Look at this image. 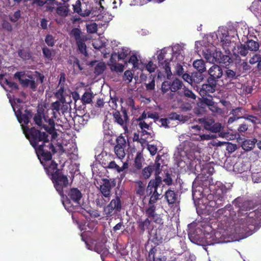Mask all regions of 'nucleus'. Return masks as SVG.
Wrapping results in <instances>:
<instances>
[{
  "mask_svg": "<svg viewBox=\"0 0 261 261\" xmlns=\"http://www.w3.org/2000/svg\"><path fill=\"white\" fill-rule=\"evenodd\" d=\"M122 207V202L120 196L116 195L111 200L110 203L105 207L103 212L106 217H111L114 211L115 213L120 212Z\"/></svg>",
  "mask_w": 261,
  "mask_h": 261,
  "instance_id": "6e6552de",
  "label": "nucleus"
},
{
  "mask_svg": "<svg viewBox=\"0 0 261 261\" xmlns=\"http://www.w3.org/2000/svg\"><path fill=\"white\" fill-rule=\"evenodd\" d=\"M64 92V87L63 85H61L60 87V88L57 90V91L55 93V96L60 99V100L62 101V103L64 102L65 98L63 96V93Z\"/></svg>",
  "mask_w": 261,
  "mask_h": 261,
  "instance_id": "8fccbe9b",
  "label": "nucleus"
},
{
  "mask_svg": "<svg viewBox=\"0 0 261 261\" xmlns=\"http://www.w3.org/2000/svg\"><path fill=\"white\" fill-rule=\"evenodd\" d=\"M36 154L40 163L49 161L52 159L53 153H56V150L49 139L46 142L42 143L34 148Z\"/></svg>",
  "mask_w": 261,
  "mask_h": 261,
  "instance_id": "7ed1b4c3",
  "label": "nucleus"
},
{
  "mask_svg": "<svg viewBox=\"0 0 261 261\" xmlns=\"http://www.w3.org/2000/svg\"><path fill=\"white\" fill-rule=\"evenodd\" d=\"M82 32L79 28H73L70 32V35L73 36L76 41L78 49L81 53L87 56V47L85 44L86 39L81 37Z\"/></svg>",
  "mask_w": 261,
  "mask_h": 261,
  "instance_id": "9d476101",
  "label": "nucleus"
},
{
  "mask_svg": "<svg viewBox=\"0 0 261 261\" xmlns=\"http://www.w3.org/2000/svg\"><path fill=\"white\" fill-rule=\"evenodd\" d=\"M240 74L237 73L236 71L231 70L229 68H226L223 72V81L225 83L226 85L233 84L235 85V83L233 81L238 80L240 77Z\"/></svg>",
  "mask_w": 261,
  "mask_h": 261,
  "instance_id": "f3484780",
  "label": "nucleus"
},
{
  "mask_svg": "<svg viewBox=\"0 0 261 261\" xmlns=\"http://www.w3.org/2000/svg\"><path fill=\"white\" fill-rule=\"evenodd\" d=\"M144 161V159L142 152H138L134 160V166L136 169L140 170L142 167V163Z\"/></svg>",
  "mask_w": 261,
  "mask_h": 261,
  "instance_id": "7c9ffc66",
  "label": "nucleus"
},
{
  "mask_svg": "<svg viewBox=\"0 0 261 261\" xmlns=\"http://www.w3.org/2000/svg\"><path fill=\"white\" fill-rule=\"evenodd\" d=\"M182 92L184 96H185L186 97L193 99H196V95L192 92V91L189 90V89L186 88L185 87L183 88Z\"/></svg>",
  "mask_w": 261,
  "mask_h": 261,
  "instance_id": "603ef678",
  "label": "nucleus"
},
{
  "mask_svg": "<svg viewBox=\"0 0 261 261\" xmlns=\"http://www.w3.org/2000/svg\"><path fill=\"white\" fill-rule=\"evenodd\" d=\"M10 101L11 102V100L10 99ZM11 104L12 107L13 109V111L15 113V116L17 117V119L18 122L20 123H22L21 117H22V113L21 109L19 108V106H17L16 107V108H17V109L16 110V108L15 107L14 103L11 102Z\"/></svg>",
  "mask_w": 261,
  "mask_h": 261,
  "instance_id": "c03bdc74",
  "label": "nucleus"
},
{
  "mask_svg": "<svg viewBox=\"0 0 261 261\" xmlns=\"http://www.w3.org/2000/svg\"><path fill=\"white\" fill-rule=\"evenodd\" d=\"M243 109L241 107H237L232 109L230 114L234 116L237 119L243 118L244 115L243 113Z\"/></svg>",
  "mask_w": 261,
  "mask_h": 261,
  "instance_id": "79ce46f5",
  "label": "nucleus"
},
{
  "mask_svg": "<svg viewBox=\"0 0 261 261\" xmlns=\"http://www.w3.org/2000/svg\"><path fill=\"white\" fill-rule=\"evenodd\" d=\"M211 197L212 196H209V198H211ZM212 197L213 199L209 200L206 206L208 211L211 212L222 206L224 202V197L223 195H215Z\"/></svg>",
  "mask_w": 261,
  "mask_h": 261,
  "instance_id": "2eb2a0df",
  "label": "nucleus"
},
{
  "mask_svg": "<svg viewBox=\"0 0 261 261\" xmlns=\"http://www.w3.org/2000/svg\"><path fill=\"white\" fill-rule=\"evenodd\" d=\"M18 55L23 60H29L32 57L30 51L24 49H19L18 50Z\"/></svg>",
  "mask_w": 261,
  "mask_h": 261,
  "instance_id": "e433bc0d",
  "label": "nucleus"
},
{
  "mask_svg": "<svg viewBox=\"0 0 261 261\" xmlns=\"http://www.w3.org/2000/svg\"><path fill=\"white\" fill-rule=\"evenodd\" d=\"M45 3L46 10L50 12H53L55 10V5H58L55 0H46Z\"/></svg>",
  "mask_w": 261,
  "mask_h": 261,
  "instance_id": "37998d69",
  "label": "nucleus"
},
{
  "mask_svg": "<svg viewBox=\"0 0 261 261\" xmlns=\"http://www.w3.org/2000/svg\"><path fill=\"white\" fill-rule=\"evenodd\" d=\"M32 117V114L30 110H25L24 113L22 114V122H23L24 124L28 125L30 122V120Z\"/></svg>",
  "mask_w": 261,
  "mask_h": 261,
  "instance_id": "ea45409f",
  "label": "nucleus"
},
{
  "mask_svg": "<svg viewBox=\"0 0 261 261\" xmlns=\"http://www.w3.org/2000/svg\"><path fill=\"white\" fill-rule=\"evenodd\" d=\"M233 87L236 92L241 96L251 95L253 90L252 85L248 84H242L239 82L236 83Z\"/></svg>",
  "mask_w": 261,
  "mask_h": 261,
  "instance_id": "dca6fc26",
  "label": "nucleus"
},
{
  "mask_svg": "<svg viewBox=\"0 0 261 261\" xmlns=\"http://www.w3.org/2000/svg\"><path fill=\"white\" fill-rule=\"evenodd\" d=\"M90 5L86 3H84L82 5V11L80 15L82 16H88L90 15Z\"/></svg>",
  "mask_w": 261,
  "mask_h": 261,
  "instance_id": "a19ab883",
  "label": "nucleus"
},
{
  "mask_svg": "<svg viewBox=\"0 0 261 261\" xmlns=\"http://www.w3.org/2000/svg\"><path fill=\"white\" fill-rule=\"evenodd\" d=\"M125 147L119 146L118 145L115 146L114 152L118 159L122 160L125 156Z\"/></svg>",
  "mask_w": 261,
  "mask_h": 261,
  "instance_id": "c9c22d12",
  "label": "nucleus"
},
{
  "mask_svg": "<svg viewBox=\"0 0 261 261\" xmlns=\"http://www.w3.org/2000/svg\"><path fill=\"white\" fill-rule=\"evenodd\" d=\"M135 188L136 194L137 195L142 196L145 194V184L141 180H138L135 182Z\"/></svg>",
  "mask_w": 261,
  "mask_h": 261,
  "instance_id": "c85d7f7f",
  "label": "nucleus"
},
{
  "mask_svg": "<svg viewBox=\"0 0 261 261\" xmlns=\"http://www.w3.org/2000/svg\"><path fill=\"white\" fill-rule=\"evenodd\" d=\"M103 160H106V158H103V159H101L100 161V164L102 165L103 167L106 169H108L111 170L114 172H117V173H120L121 170L120 167L117 165L114 161H112L109 162L103 163Z\"/></svg>",
  "mask_w": 261,
  "mask_h": 261,
  "instance_id": "5701e85b",
  "label": "nucleus"
},
{
  "mask_svg": "<svg viewBox=\"0 0 261 261\" xmlns=\"http://www.w3.org/2000/svg\"><path fill=\"white\" fill-rule=\"evenodd\" d=\"M218 38H219L223 45H226L229 46L231 43L230 37L228 35L227 31H224V33L218 31V34L217 35Z\"/></svg>",
  "mask_w": 261,
  "mask_h": 261,
  "instance_id": "bb28decb",
  "label": "nucleus"
},
{
  "mask_svg": "<svg viewBox=\"0 0 261 261\" xmlns=\"http://www.w3.org/2000/svg\"><path fill=\"white\" fill-rule=\"evenodd\" d=\"M90 14L91 15V17H95L98 16L100 14L102 13V11H101L99 9H98V6H91L90 5Z\"/></svg>",
  "mask_w": 261,
  "mask_h": 261,
  "instance_id": "4d7b16f0",
  "label": "nucleus"
},
{
  "mask_svg": "<svg viewBox=\"0 0 261 261\" xmlns=\"http://www.w3.org/2000/svg\"><path fill=\"white\" fill-rule=\"evenodd\" d=\"M157 251L158 249L155 246L152 247L146 256V261H166V256L161 253L157 255Z\"/></svg>",
  "mask_w": 261,
  "mask_h": 261,
  "instance_id": "6ab92c4d",
  "label": "nucleus"
},
{
  "mask_svg": "<svg viewBox=\"0 0 261 261\" xmlns=\"http://www.w3.org/2000/svg\"><path fill=\"white\" fill-rule=\"evenodd\" d=\"M45 130L49 134L51 135L52 139H56L58 136V134L56 132L55 126H47L44 125L43 126Z\"/></svg>",
  "mask_w": 261,
  "mask_h": 261,
  "instance_id": "a18cd8bd",
  "label": "nucleus"
},
{
  "mask_svg": "<svg viewBox=\"0 0 261 261\" xmlns=\"http://www.w3.org/2000/svg\"><path fill=\"white\" fill-rule=\"evenodd\" d=\"M50 179L59 194L64 197V189L67 188L69 185L67 176L64 174L63 171H62Z\"/></svg>",
  "mask_w": 261,
  "mask_h": 261,
  "instance_id": "39448f33",
  "label": "nucleus"
},
{
  "mask_svg": "<svg viewBox=\"0 0 261 261\" xmlns=\"http://www.w3.org/2000/svg\"><path fill=\"white\" fill-rule=\"evenodd\" d=\"M110 68L112 71H115L117 73L122 72L124 70V65L122 64L116 63L115 64H111Z\"/></svg>",
  "mask_w": 261,
  "mask_h": 261,
  "instance_id": "49530a36",
  "label": "nucleus"
},
{
  "mask_svg": "<svg viewBox=\"0 0 261 261\" xmlns=\"http://www.w3.org/2000/svg\"><path fill=\"white\" fill-rule=\"evenodd\" d=\"M162 179L161 177H155L150 180L147 186V190H150V193L152 192V189H153V194L150 197L149 201V204H154L159 199L160 194L157 192L158 188L161 185Z\"/></svg>",
  "mask_w": 261,
  "mask_h": 261,
  "instance_id": "1a4fd4ad",
  "label": "nucleus"
},
{
  "mask_svg": "<svg viewBox=\"0 0 261 261\" xmlns=\"http://www.w3.org/2000/svg\"><path fill=\"white\" fill-rule=\"evenodd\" d=\"M248 53V49L245 44H241L237 46V48H234L233 54L238 56H241L243 57L246 56Z\"/></svg>",
  "mask_w": 261,
  "mask_h": 261,
  "instance_id": "c756f323",
  "label": "nucleus"
},
{
  "mask_svg": "<svg viewBox=\"0 0 261 261\" xmlns=\"http://www.w3.org/2000/svg\"><path fill=\"white\" fill-rule=\"evenodd\" d=\"M151 221L148 218H146L143 220L141 218H139L137 221L138 224V229L140 233H144L146 228H148L150 224Z\"/></svg>",
  "mask_w": 261,
  "mask_h": 261,
  "instance_id": "a878e982",
  "label": "nucleus"
},
{
  "mask_svg": "<svg viewBox=\"0 0 261 261\" xmlns=\"http://www.w3.org/2000/svg\"><path fill=\"white\" fill-rule=\"evenodd\" d=\"M152 172L151 166L149 165L142 169L141 177L145 179H148L150 177Z\"/></svg>",
  "mask_w": 261,
  "mask_h": 261,
  "instance_id": "4c0bfd02",
  "label": "nucleus"
},
{
  "mask_svg": "<svg viewBox=\"0 0 261 261\" xmlns=\"http://www.w3.org/2000/svg\"><path fill=\"white\" fill-rule=\"evenodd\" d=\"M113 116L115 123L120 125L125 132L128 130L129 117L127 110L125 108L121 107V111L115 110L113 112Z\"/></svg>",
  "mask_w": 261,
  "mask_h": 261,
  "instance_id": "0eeeda50",
  "label": "nucleus"
},
{
  "mask_svg": "<svg viewBox=\"0 0 261 261\" xmlns=\"http://www.w3.org/2000/svg\"><path fill=\"white\" fill-rule=\"evenodd\" d=\"M128 49L123 48L118 53V60L125 59L129 54Z\"/></svg>",
  "mask_w": 261,
  "mask_h": 261,
  "instance_id": "bf43d9fd",
  "label": "nucleus"
},
{
  "mask_svg": "<svg viewBox=\"0 0 261 261\" xmlns=\"http://www.w3.org/2000/svg\"><path fill=\"white\" fill-rule=\"evenodd\" d=\"M94 250L100 254L101 258H102L103 256H106L109 253V250L106 247V245L102 242L96 243L94 246Z\"/></svg>",
  "mask_w": 261,
  "mask_h": 261,
  "instance_id": "393cba45",
  "label": "nucleus"
},
{
  "mask_svg": "<svg viewBox=\"0 0 261 261\" xmlns=\"http://www.w3.org/2000/svg\"><path fill=\"white\" fill-rule=\"evenodd\" d=\"M151 166V169L153 172H154V174L155 177H160L159 174L161 173V164L160 163H157V162H155L152 165H150Z\"/></svg>",
  "mask_w": 261,
  "mask_h": 261,
  "instance_id": "3c124183",
  "label": "nucleus"
},
{
  "mask_svg": "<svg viewBox=\"0 0 261 261\" xmlns=\"http://www.w3.org/2000/svg\"><path fill=\"white\" fill-rule=\"evenodd\" d=\"M110 200V197L106 198L103 196L99 197L96 199V205L100 207L105 208L107 206V203Z\"/></svg>",
  "mask_w": 261,
  "mask_h": 261,
  "instance_id": "58836bf2",
  "label": "nucleus"
},
{
  "mask_svg": "<svg viewBox=\"0 0 261 261\" xmlns=\"http://www.w3.org/2000/svg\"><path fill=\"white\" fill-rule=\"evenodd\" d=\"M193 66L198 72H204L206 71L205 64L202 59L194 61Z\"/></svg>",
  "mask_w": 261,
  "mask_h": 261,
  "instance_id": "2f4dec72",
  "label": "nucleus"
},
{
  "mask_svg": "<svg viewBox=\"0 0 261 261\" xmlns=\"http://www.w3.org/2000/svg\"><path fill=\"white\" fill-rule=\"evenodd\" d=\"M171 82L169 81H165L163 82L161 87V90L163 93L167 92L169 90H171Z\"/></svg>",
  "mask_w": 261,
  "mask_h": 261,
  "instance_id": "680f3d73",
  "label": "nucleus"
},
{
  "mask_svg": "<svg viewBox=\"0 0 261 261\" xmlns=\"http://www.w3.org/2000/svg\"><path fill=\"white\" fill-rule=\"evenodd\" d=\"M243 118L251 122L253 124H258L260 122L259 119L257 117L252 115H244Z\"/></svg>",
  "mask_w": 261,
  "mask_h": 261,
  "instance_id": "09e8293b",
  "label": "nucleus"
},
{
  "mask_svg": "<svg viewBox=\"0 0 261 261\" xmlns=\"http://www.w3.org/2000/svg\"><path fill=\"white\" fill-rule=\"evenodd\" d=\"M257 141L255 138L245 140L242 143V147L245 151H250L254 147Z\"/></svg>",
  "mask_w": 261,
  "mask_h": 261,
  "instance_id": "cd10ccee",
  "label": "nucleus"
},
{
  "mask_svg": "<svg viewBox=\"0 0 261 261\" xmlns=\"http://www.w3.org/2000/svg\"><path fill=\"white\" fill-rule=\"evenodd\" d=\"M42 53L45 58L49 60H52V53L51 50L47 47L42 48Z\"/></svg>",
  "mask_w": 261,
  "mask_h": 261,
  "instance_id": "052dcab7",
  "label": "nucleus"
},
{
  "mask_svg": "<svg viewBox=\"0 0 261 261\" xmlns=\"http://www.w3.org/2000/svg\"><path fill=\"white\" fill-rule=\"evenodd\" d=\"M223 72L222 68L217 65H213L208 70L210 76L208 78L213 79L218 82V80L223 76Z\"/></svg>",
  "mask_w": 261,
  "mask_h": 261,
  "instance_id": "412c9836",
  "label": "nucleus"
},
{
  "mask_svg": "<svg viewBox=\"0 0 261 261\" xmlns=\"http://www.w3.org/2000/svg\"><path fill=\"white\" fill-rule=\"evenodd\" d=\"M56 13L60 16L65 17L68 16L69 12L68 6H60L56 9Z\"/></svg>",
  "mask_w": 261,
  "mask_h": 261,
  "instance_id": "72a5a7b5",
  "label": "nucleus"
},
{
  "mask_svg": "<svg viewBox=\"0 0 261 261\" xmlns=\"http://www.w3.org/2000/svg\"><path fill=\"white\" fill-rule=\"evenodd\" d=\"M217 85V83L215 80L208 78L207 83L203 84L200 89V95L203 97L208 95L210 93H214L216 91Z\"/></svg>",
  "mask_w": 261,
  "mask_h": 261,
  "instance_id": "ddd939ff",
  "label": "nucleus"
},
{
  "mask_svg": "<svg viewBox=\"0 0 261 261\" xmlns=\"http://www.w3.org/2000/svg\"><path fill=\"white\" fill-rule=\"evenodd\" d=\"M117 59L118 60V55L116 53H113L112 54L111 58L109 60V61L108 63V65L109 67L111 66V64H115L117 63Z\"/></svg>",
  "mask_w": 261,
  "mask_h": 261,
  "instance_id": "774afa93",
  "label": "nucleus"
},
{
  "mask_svg": "<svg viewBox=\"0 0 261 261\" xmlns=\"http://www.w3.org/2000/svg\"><path fill=\"white\" fill-rule=\"evenodd\" d=\"M116 141V145L126 147V140L124 137L122 136L121 135L117 138Z\"/></svg>",
  "mask_w": 261,
  "mask_h": 261,
  "instance_id": "0e129e2a",
  "label": "nucleus"
},
{
  "mask_svg": "<svg viewBox=\"0 0 261 261\" xmlns=\"http://www.w3.org/2000/svg\"><path fill=\"white\" fill-rule=\"evenodd\" d=\"M167 53L165 51L161 52L158 56V60L159 66L161 68L164 69L165 71L167 74V77L168 79H170L171 75H172L171 71V68L169 66L170 60L166 57Z\"/></svg>",
  "mask_w": 261,
  "mask_h": 261,
  "instance_id": "f8f14e48",
  "label": "nucleus"
},
{
  "mask_svg": "<svg viewBox=\"0 0 261 261\" xmlns=\"http://www.w3.org/2000/svg\"><path fill=\"white\" fill-rule=\"evenodd\" d=\"M92 94L90 92H85L82 97V100L84 103H90L92 101Z\"/></svg>",
  "mask_w": 261,
  "mask_h": 261,
  "instance_id": "13d9d810",
  "label": "nucleus"
},
{
  "mask_svg": "<svg viewBox=\"0 0 261 261\" xmlns=\"http://www.w3.org/2000/svg\"><path fill=\"white\" fill-rule=\"evenodd\" d=\"M139 60L136 55H133L129 59L128 63L133 65L134 68L138 67Z\"/></svg>",
  "mask_w": 261,
  "mask_h": 261,
  "instance_id": "338daca9",
  "label": "nucleus"
},
{
  "mask_svg": "<svg viewBox=\"0 0 261 261\" xmlns=\"http://www.w3.org/2000/svg\"><path fill=\"white\" fill-rule=\"evenodd\" d=\"M152 241L157 244L162 242L163 237L161 235L160 230H156L154 234L152 236Z\"/></svg>",
  "mask_w": 261,
  "mask_h": 261,
  "instance_id": "864d4df0",
  "label": "nucleus"
},
{
  "mask_svg": "<svg viewBox=\"0 0 261 261\" xmlns=\"http://www.w3.org/2000/svg\"><path fill=\"white\" fill-rule=\"evenodd\" d=\"M255 201V203H253L252 201L244 200L241 197H238L233 201L232 203L239 208L238 211H249L258 206L257 208L250 212L247 215L248 218L247 220L251 219V222L253 223V221L261 220V191L257 193V196Z\"/></svg>",
  "mask_w": 261,
  "mask_h": 261,
  "instance_id": "f257e3e1",
  "label": "nucleus"
},
{
  "mask_svg": "<svg viewBox=\"0 0 261 261\" xmlns=\"http://www.w3.org/2000/svg\"><path fill=\"white\" fill-rule=\"evenodd\" d=\"M41 164L44 167L45 171L49 178L51 179L54 176L59 173L62 171V169L58 168V164L52 159L49 161H44L42 162Z\"/></svg>",
  "mask_w": 261,
  "mask_h": 261,
  "instance_id": "9b49d317",
  "label": "nucleus"
},
{
  "mask_svg": "<svg viewBox=\"0 0 261 261\" xmlns=\"http://www.w3.org/2000/svg\"><path fill=\"white\" fill-rule=\"evenodd\" d=\"M82 196L81 192L77 188H71L67 193V196H66L65 200H63V204L66 210L70 211V208L72 206L70 201L72 200L77 205L80 204Z\"/></svg>",
  "mask_w": 261,
  "mask_h": 261,
  "instance_id": "423d86ee",
  "label": "nucleus"
},
{
  "mask_svg": "<svg viewBox=\"0 0 261 261\" xmlns=\"http://www.w3.org/2000/svg\"><path fill=\"white\" fill-rule=\"evenodd\" d=\"M103 183L100 186V191L105 197H110L112 188L115 186V183L113 181L111 182L107 178L102 179Z\"/></svg>",
  "mask_w": 261,
  "mask_h": 261,
  "instance_id": "a211bd4d",
  "label": "nucleus"
},
{
  "mask_svg": "<svg viewBox=\"0 0 261 261\" xmlns=\"http://www.w3.org/2000/svg\"><path fill=\"white\" fill-rule=\"evenodd\" d=\"M23 134L28 139L31 146L34 148L40 143L46 142L48 139V134L44 132H41L35 127L30 128L28 126L21 125Z\"/></svg>",
  "mask_w": 261,
  "mask_h": 261,
  "instance_id": "f03ea898",
  "label": "nucleus"
},
{
  "mask_svg": "<svg viewBox=\"0 0 261 261\" xmlns=\"http://www.w3.org/2000/svg\"><path fill=\"white\" fill-rule=\"evenodd\" d=\"M87 31L90 34H94L97 32V24L95 22H93L87 24L86 26Z\"/></svg>",
  "mask_w": 261,
  "mask_h": 261,
  "instance_id": "5fc2aeb1",
  "label": "nucleus"
},
{
  "mask_svg": "<svg viewBox=\"0 0 261 261\" xmlns=\"http://www.w3.org/2000/svg\"><path fill=\"white\" fill-rule=\"evenodd\" d=\"M201 72H194L192 74V84H199L204 79V75Z\"/></svg>",
  "mask_w": 261,
  "mask_h": 261,
  "instance_id": "f704fd0d",
  "label": "nucleus"
},
{
  "mask_svg": "<svg viewBox=\"0 0 261 261\" xmlns=\"http://www.w3.org/2000/svg\"><path fill=\"white\" fill-rule=\"evenodd\" d=\"M165 198L169 205L176 204L179 202L178 192L169 188L165 194Z\"/></svg>",
  "mask_w": 261,
  "mask_h": 261,
  "instance_id": "aec40b11",
  "label": "nucleus"
},
{
  "mask_svg": "<svg viewBox=\"0 0 261 261\" xmlns=\"http://www.w3.org/2000/svg\"><path fill=\"white\" fill-rule=\"evenodd\" d=\"M5 83L7 86H8V87L11 89V90H16L18 89V86L17 84L15 82H11L7 79H5Z\"/></svg>",
  "mask_w": 261,
  "mask_h": 261,
  "instance_id": "e2e57ef3",
  "label": "nucleus"
},
{
  "mask_svg": "<svg viewBox=\"0 0 261 261\" xmlns=\"http://www.w3.org/2000/svg\"><path fill=\"white\" fill-rule=\"evenodd\" d=\"M106 69V65L104 63H98L95 67V73L97 74H101Z\"/></svg>",
  "mask_w": 261,
  "mask_h": 261,
  "instance_id": "6e6d98bb",
  "label": "nucleus"
},
{
  "mask_svg": "<svg viewBox=\"0 0 261 261\" xmlns=\"http://www.w3.org/2000/svg\"><path fill=\"white\" fill-rule=\"evenodd\" d=\"M199 122L205 129L212 133H218L221 130V124L219 122H215L212 119L201 118L199 119Z\"/></svg>",
  "mask_w": 261,
  "mask_h": 261,
  "instance_id": "4468645a",
  "label": "nucleus"
},
{
  "mask_svg": "<svg viewBox=\"0 0 261 261\" xmlns=\"http://www.w3.org/2000/svg\"><path fill=\"white\" fill-rule=\"evenodd\" d=\"M245 43L248 49L250 51H256L259 49V44L256 37H254V39H250L247 38V40L245 41Z\"/></svg>",
  "mask_w": 261,
  "mask_h": 261,
  "instance_id": "b1692460",
  "label": "nucleus"
},
{
  "mask_svg": "<svg viewBox=\"0 0 261 261\" xmlns=\"http://www.w3.org/2000/svg\"><path fill=\"white\" fill-rule=\"evenodd\" d=\"M45 42L49 47H53L56 43L55 37L50 34H47L45 38Z\"/></svg>",
  "mask_w": 261,
  "mask_h": 261,
  "instance_id": "de8ad7c7",
  "label": "nucleus"
},
{
  "mask_svg": "<svg viewBox=\"0 0 261 261\" xmlns=\"http://www.w3.org/2000/svg\"><path fill=\"white\" fill-rule=\"evenodd\" d=\"M213 216L218 220L224 222V225L227 227L236 217V213L230 204H227L224 208L218 209Z\"/></svg>",
  "mask_w": 261,
  "mask_h": 261,
  "instance_id": "20e7f679",
  "label": "nucleus"
},
{
  "mask_svg": "<svg viewBox=\"0 0 261 261\" xmlns=\"http://www.w3.org/2000/svg\"><path fill=\"white\" fill-rule=\"evenodd\" d=\"M155 208L154 204H149V207L145 210V214L148 217L147 218H151L154 222L160 224L162 220L155 213Z\"/></svg>",
  "mask_w": 261,
  "mask_h": 261,
  "instance_id": "4be33fe9",
  "label": "nucleus"
},
{
  "mask_svg": "<svg viewBox=\"0 0 261 261\" xmlns=\"http://www.w3.org/2000/svg\"><path fill=\"white\" fill-rule=\"evenodd\" d=\"M204 58L210 62H213L214 61L219 60V58H217V57H215L214 53L211 54V53H209L208 50L207 53L204 54Z\"/></svg>",
  "mask_w": 261,
  "mask_h": 261,
  "instance_id": "69168bd1",
  "label": "nucleus"
},
{
  "mask_svg": "<svg viewBox=\"0 0 261 261\" xmlns=\"http://www.w3.org/2000/svg\"><path fill=\"white\" fill-rule=\"evenodd\" d=\"M183 85H184L181 81L179 80L177 78H175L171 82V91L173 92H175L180 89Z\"/></svg>",
  "mask_w": 261,
  "mask_h": 261,
  "instance_id": "473e14b6",
  "label": "nucleus"
}]
</instances>
